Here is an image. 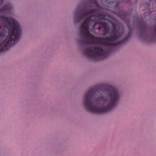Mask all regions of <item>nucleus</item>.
I'll list each match as a JSON object with an SVG mask.
<instances>
[{
	"label": "nucleus",
	"mask_w": 156,
	"mask_h": 156,
	"mask_svg": "<svg viewBox=\"0 0 156 156\" xmlns=\"http://www.w3.org/2000/svg\"><path fill=\"white\" fill-rule=\"evenodd\" d=\"M112 26L113 29L117 28L118 26V24L117 23L112 22Z\"/></svg>",
	"instance_id": "nucleus-7"
},
{
	"label": "nucleus",
	"mask_w": 156,
	"mask_h": 156,
	"mask_svg": "<svg viewBox=\"0 0 156 156\" xmlns=\"http://www.w3.org/2000/svg\"><path fill=\"white\" fill-rule=\"evenodd\" d=\"M0 21L5 24L3 30L0 32V37L8 39L0 48V53L8 50L17 43L21 38L22 33V27L17 20L11 17L0 16Z\"/></svg>",
	"instance_id": "nucleus-3"
},
{
	"label": "nucleus",
	"mask_w": 156,
	"mask_h": 156,
	"mask_svg": "<svg viewBox=\"0 0 156 156\" xmlns=\"http://www.w3.org/2000/svg\"><path fill=\"white\" fill-rule=\"evenodd\" d=\"M104 27V33L101 35L103 36H105L107 34H108L110 31V29L108 26V24L106 22L104 24H103Z\"/></svg>",
	"instance_id": "nucleus-6"
},
{
	"label": "nucleus",
	"mask_w": 156,
	"mask_h": 156,
	"mask_svg": "<svg viewBox=\"0 0 156 156\" xmlns=\"http://www.w3.org/2000/svg\"><path fill=\"white\" fill-rule=\"evenodd\" d=\"M4 1V0H0V4ZM12 7L10 4H7L0 8V13L8 14L10 13Z\"/></svg>",
	"instance_id": "nucleus-5"
},
{
	"label": "nucleus",
	"mask_w": 156,
	"mask_h": 156,
	"mask_svg": "<svg viewBox=\"0 0 156 156\" xmlns=\"http://www.w3.org/2000/svg\"><path fill=\"white\" fill-rule=\"evenodd\" d=\"M121 97L120 91L112 85L102 83L87 90L82 98L85 108L93 113L104 114L115 109Z\"/></svg>",
	"instance_id": "nucleus-1"
},
{
	"label": "nucleus",
	"mask_w": 156,
	"mask_h": 156,
	"mask_svg": "<svg viewBox=\"0 0 156 156\" xmlns=\"http://www.w3.org/2000/svg\"><path fill=\"white\" fill-rule=\"evenodd\" d=\"M114 13L119 16L126 24L129 30L128 33L125 35L122 40L117 42L122 36L123 32L119 33L117 28L113 29L112 34L113 36L106 38L98 37L99 44L102 46H95L89 47H83L82 52L86 57L93 59L96 61L103 60L107 57L112 51L111 46H118L122 45L127 42L130 39L132 35V27H131L130 19L127 18V15L123 11H114Z\"/></svg>",
	"instance_id": "nucleus-2"
},
{
	"label": "nucleus",
	"mask_w": 156,
	"mask_h": 156,
	"mask_svg": "<svg viewBox=\"0 0 156 156\" xmlns=\"http://www.w3.org/2000/svg\"><path fill=\"white\" fill-rule=\"evenodd\" d=\"M91 15H88L85 17L83 22L81 23L80 27V32L78 35L80 39H77V42L81 46L80 49L82 51L83 47H89L90 46H86L88 44H98V37H95L91 34H87L89 27L92 25V29H94L97 24H101L103 26L106 22L100 20L96 21L95 19H92Z\"/></svg>",
	"instance_id": "nucleus-4"
},
{
	"label": "nucleus",
	"mask_w": 156,
	"mask_h": 156,
	"mask_svg": "<svg viewBox=\"0 0 156 156\" xmlns=\"http://www.w3.org/2000/svg\"><path fill=\"white\" fill-rule=\"evenodd\" d=\"M101 27H98V30H101Z\"/></svg>",
	"instance_id": "nucleus-8"
}]
</instances>
